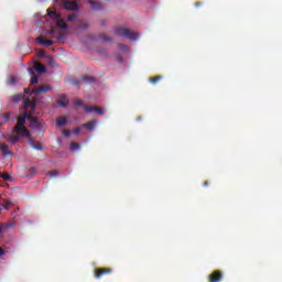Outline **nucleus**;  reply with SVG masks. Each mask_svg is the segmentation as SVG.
I'll return each mask as SVG.
<instances>
[{"label": "nucleus", "mask_w": 282, "mask_h": 282, "mask_svg": "<svg viewBox=\"0 0 282 282\" xmlns=\"http://www.w3.org/2000/svg\"><path fill=\"white\" fill-rule=\"evenodd\" d=\"M0 177H2V180H4V182H8L11 176H10V174H8V173L6 172V173H2V174L0 175Z\"/></svg>", "instance_id": "c85d7f7f"}, {"label": "nucleus", "mask_w": 282, "mask_h": 282, "mask_svg": "<svg viewBox=\"0 0 282 282\" xmlns=\"http://www.w3.org/2000/svg\"><path fill=\"white\" fill-rule=\"evenodd\" d=\"M74 105H75V107H83V100L75 99Z\"/></svg>", "instance_id": "7c9ffc66"}, {"label": "nucleus", "mask_w": 282, "mask_h": 282, "mask_svg": "<svg viewBox=\"0 0 282 282\" xmlns=\"http://www.w3.org/2000/svg\"><path fill=\"white\" fill-rule=\"evenodd\" d=\"M224 279V273L220 270H215L208 275V282H220Z\"/></svg>", "instance_id": "39448f33"}, {"label": "nucleus", "mask_w": 282, "mask_h": 282, "mask_svg": "<svg viewBox=\"0 0 282 282\" xmlns=\"http://www.w3.org/2000/svg\"><path fill=\"white\" fill-rule=\"evenodd\" d=\"M85 129H87L88 131H93V129H96V121H89L87 123L84 124Z\"/></svg>", "instance_id": "dca6fc26"}, {"label": "nucleus", "mask_w": 282, "mask_h": 282, "mask_svg": "<svg viewBox=\"0 0 282 282\" xmlns=\"http://www.w3.org/2000/svg\"><path fill=\"white\" fill-rule=\"evenodd\" d=\"M119 50H122L123 52H129V46L126 44H118Z\"/></svg>", "instance_id": "cd10ccee"}, {"label": "nucleus", "mask_w": 282, "mask_h": 282, "mask_svg": "<svg viewBox=\"0 0 282 282\" xmlns=\"http://www.w3.org/2000/svg\"><path fill=\"white\" fill-rule=\"evenodd\" d=\"M83 80H84L85 83H96V78L89 77V76L83 77Z\"/></svg>", "instance_id": "5701e85b"}, {"label": "nucleus", "mask_w": 282, "mask_h": 282, "mask_svg": "<svg viewBox=\"0 0 282 282\" xmlns=\"http://www.w3.org/2000/svg\"><path fill=\"white\" fill-rule=\"evenodd\" d=\"M208 185V181H205L203 186H207Z\"/></svg>", "instance_id": "37998d69"}, {"label": "nucleus", "mask_w": 282, "mask_h": 282, "mask_svg": "<svg viewBox=\"0 0 282 282\" xmlns=\"http://www.w3.org/2000/svg\"><path fill=\"white\" fill-rule=\"evenodd\" d=\"M48 89H50V85H43L37 88H34L32 90V94H34L35 96H39V94H47Z\"/></svg>", "instance_id": "0eeeda50"}, {"label": "nucleus", "mask_w": 282, "mask_h": 282, "mask_svg": "<svg viewBox=\"0 0 282 282\" xmlns=\"http://www.w3.org/2000/svg\"><path fill=\"white\" fill-rule=\"evenodd\" d=\"M199 6H202V2H196V3H195V7H196V8H199Z\"/></svg>", "instance_id": "a19ab883"}, {"label": "nucleus", "mask_w": 282, "mask_h": 282, "mask_svg": "<svg viewBox=\"0 0 282 282\" xmlns=\"http://www.w3.org/2000/svg\"><path fill=\"white\" fill-rule=\"evenodd\" d=\"M39 56H45V52H40Z\"/></svg>", "instance_id": "79ce46f5"}, {"label": "nucleus", "mask_w": 282, "mask_h": 282, "mask_svg": "<svg viewBox=\"0 0 282 282\" xmlns=\"http://www.w3.org/2000/svg\"><path fill=\"white\" fill-rule=\"evenodd\" d=\"M46 58H48L50 59V64L51 65H54L56 62H54V58H52V56H46Z\"/></svg>", "instance_id": "e433bc0d"}, {"label": "nucleus", "mask_w": 282, "mask_h": 282, "mask_svg": "<svg viewBox=\"0 0 282 282\" xmlns=\"http://www.w3.org/2000/svg\"><path fill=\"white\" fill-rule=\"evenodd\" d=\"M73 133L75 134V135H79V133H80V128H75L74 129V131H73Z\"/></svg>", "instance_id": "c9c22d12"}, {"label": "nucleus", "mask_w": 282, "mask_h": 282, "mask_svg": "<svg viewBox=\"0 0 282 282\" xmlns=\"http://www.w3.org/2000/svg\"><path fill=\"white\" fill-rule=\"evenodd\" d=\"M159 80H162V76H156V77L150 78V83H152V85H155L156 83H159Z\"/></svg>", "instance_id": "b1692460"}, {"label": "nucleus", "mask_w": 282, "mask_h": 282, "mask_svg": "<svg viewBox=\"0 0 282 282\" xmlns=\"http://www.w3.org/2000/svg\"><path fill=\"white\" fill-rule=\"evenodd\" d=\"M54 8H63L64 10H70L74 12L78 10V3L69 0H56Z\"/></svg>", "instance_id": "f03ea898"}, {"label": "nucleus", "mask_w": 282, "mask_h": 282, "mask_svg": "<svg viewBox=\"0 0 282 282\" xmlns=\"http://www.w3.org/2000/svg\"><path fill=\"white\" fill-rule=\"evenodd\" d=\"M18 140H19V135H11L9 139V142H11V144H17Z\"/></svg>", "instance_id": "393cba45"}, {"label": "nucleus", "mask_w": 282, "mask_h": 282, "mask_svg": "<svg viewBox=\"0 0 282 282\" xmlns=\"http://www.w3.org/2000/svg\"><path fill=\"white\" fill-rule=\"evenodd\" d=\"M26 120H30V122H32L33 124H37L39 123V118L32 117V116H29V115L26 117Z\"/></svg>", "instance_id": "412c9836"}, {"label": "nucleus", "mask_w": 282, "mask_h": 282, "mask_svg": "<svg viewBox=\"0 0 282 282\" xmlns=\"http://www.w3.org/2000/svg\"><path fill=\"white\" fill-rule=\"evenodd\" d=\"M37 43L40 45H44V47H50L54 45V42L52 40H45V37L41 36L37 39Z\"/></svg>", "instance_id": "6e6552de"}, {"label": "nucleus", "mask_w": 282, "mask_h": 282, "mask_svg": "<svg viewBox=\"0 0 282 282\" xmlns=\"http://www.w3.org/2000/svg\"><path fill=\"white\" fill-rule=\"evenodd\" d=\"M1 206H2V208H4V210H10V206H13L12 200L11 199H6V200H3Z\"/></svg>", "instance_id": "f3484780"}, {"label": "nucleus", "mask_w": 282, "mask_h": 282, "mask_svg": "<svg viewBox=\"0 0 282 282\" xmlns=\"http://www.w3.org/2000/svg\"><path fill=\"white\" fill-rule=\"evenodd\" d=\"M56 26L59 30H67L69 28L64 19H58L57 22H56Z\"/></svg>", "instance_id": "9d476101"}, {"label": "nucleus", "mask_w": 282, "mask_h": 282, "mask_svg": "<svg viewBox=\"0 0 282 282\" xmlns=\"http://www.w3.org/2000/svg\"><path fill=\"white\" fill-rule=\"evenodd\" d=\"M24 93H25V94H31V95L33 94L30 88H25V89H24Z\"/></svg>", "instance_id": "58836bf2"}, {"label": "nucleus", "mask_w": 282, "mask_h": 282, "mask_svg": "<svg viewBox=\"0 0 282 282\" xmlns=\"http://www.w3.org/2000/svg\"><path fill=\"white\" fill-rule=\"evenodd\" d=\"M63 133H64L65 138H69V135H72V131H69L67 129L63 130Z\"/></svg>", "instance_id": "72a5a7b5"}, {"label": "nucleus", "mask_w": 282, "mask_h": 282, "mask_svg": "<svg viewBox=\"0 0 282 282\" xmlns=\"http://www.w3.org/2000/svg\"><path fill=\"white\" fill-rule=\"evenodd\" d=\"M25 120H28V113H24L22 117L18 118V123L14 127L13 131L18 135H25V138H30V130L25 128Z\"/></svg>", "instance_id": "f257e3e1"}, {"label": "nucleus", "mask_w": 282, "mask_h": 282, "mask_svg": "<svg viewBox=\"0 0 282 282\" xmlns=\"http://www.w3.org/2000/svg\"><path fill=\"white\" fill-rule=\"evenodd\" d=\"M78 15L76 13H70L68 17H67V21L72 22V21H76V18Z\"/></svg>", "instance_id": "a878e982"}, {"label": "nucleus", "mask_w": 282, "mask_h": 282, "mask_svg": "<svg viewBox=\"0 0 282 282\" xmlns=\"http://www.w3.org/2000/svg\"><path fill=\"white\" fill-rule=\"evenodd\" d=\"M0 149H1L2 153H4L6 155H8V144H6V143H0Z\"/></svg>", "instance_id": "4be33fe9"}, {"label": "nucleus", "mask_w": 282, "mask_h": 282, "mask_svg": "<svg viewBox=\"0 0 282 282\" xmlns=\"http://www.w3.org/2000/svg\"><path fill=\"white\" fill-rule=\"evenodd\" d=\"M117 36H124L126 39H129L130 41H135L138 36H140L138 33L127 29V28H119L116 30Z\"/></svg>", "instance_id": "7ed1b4c3"}, {"label": "nucleus", "mask_w": 282, "mask_h": 282, "mask_svg": "<svg viewBox=\"0 0 282 282\" xmlns=\"http://www.w3.org/2000/svg\"><path fill=\"white\" fill-rule=\"evenodd\" d=\"M29 144L34 149L35 151H43V144L39 141H34L32 139L29 140Z\"/></svg>", "instance_id": "1a4fd4ad"}, {"label": "nucleus", "mask_w": 282, "mask_h": 282, "mask_svg": "<svg viewBox=\"0 0 282 282\" xmlns=\"http://www.w3.org/2000/svg\"><path fill=\"white\" fill-rule=\"evenodd\" d=\"M89 3H90V6H96L97 4L96 1H94V0H90Z\"/></svg>", "instance_id": "ea45409f"}, {"label": "nucleus", "mask_w": 282, "mask_h": 282, "mask_svg": "<svg viewBox=\"0 0 282 282\" xmlns=\"http://www.w3.org/2000/svg\"><path fill=\"white\" fill-rule=\"evenodd\" d=\"M46 12L51 19H61V13L52 11V9H47Z\"/></svg>", "instance_id": "9b49d317"}, {"label": "nucleus", "mask_w": 282, "mask_h": 282, "mask_svg": "<svg viewBox=\"0 0 282 282\" xmlns=\"http://www.w3.org/2000/svg\"><path fill=\"white\" fill-rule=\"evenodd\" d=\"M70 151H78L80 149V143H76V142H70V147H69Z\"/></svg>", "instance_id": "6ab92c4d"}, {"label": "nucleus", "mask_w": 282, "mask_h": 282, "mask_svg": "<svg viewBox=\"0 0 282 282\" xmlns=\"http://www.w3.org/2000/svg\"><path fill=\"white\" fill-rule=\"evenodd\" d=\"M57 127H65L67 124V119L65 117H59L56 119Z\"/></svg>", "instance_id": "2eb2a0df"}, {"label": "nucleus", "mask_w": 282, "mask_h": 282, "mask_svg": "<svg viewBox=\"0 0 282 282\" xmlns=\"http://www.w3.org/2000/svg\"><path fill=\"white\" fill-rule=\"evenodd\" d=\"M84 107V111L86 113H98V116H105V110H102V108L100 107H94V106H88V105H85L83 106Z\"/></svg>", "instance_id": "20e7f679"}, {"label": "nucleus", "mask_w": 282, "mask_h": 282, "mask_svg": "<svg viewBox=\"0 0 282 282\" xmlns=\"http://www.w3.org/2000/svg\"><path fill=\"white\" fill-rule=\"evenodd\" d=\"M4 122H8V120H10V112H6L3 116H2Z\"/></svg>", "instance_id": "473e14b6"}, {"label": "nucleus", "mask_w": 282, "mask_h": 282, "mask_svg": "<svg viewBox=\"0 0 282 282\" xmlns=\"http://www.w3.org/2000/svg\"><path fill=\"white\" fill-rule=\"evenodd\" d=\"M11 100H12V102H14L17 105V104L21 102V100H23V96L14 95Z\"/></svg>", "instance_id": "a211bd4d"}, {"label": "nucleus", "mask_w": 282, "mask_h": 282, "mask_svg": "<svg viewBox=\"0 0 282 282\" xmlns=\"http://www.w3.org/2000/svg\"><path fill=\"white\" fill-rule=\"evenodd\" d=\"M3 254H6V250L0 247V257H3Z\"/></svg>", "instance_id": "4c0bfd02"}, {"label": "nucleus", "mask_w": 282, "mask_h": 282, "mask_svg": "<svg viewBox=\"0 0 282 282\" xmlns=\"http://www.w3.org/2000/svg\"><path fill=\"white\" fill-rule=\"evenodd\" d=\"M6 230H8V227L6 225H3V224H0V235L2 232H6Z\"/></svg>", "instance_id": "2f4dec72"}, {"label": "nucleus", "mask_w": 282, "mask_h": 282, "mask_svg": "<svg viewBox=\"0 0 282 282\" xmlns=\"http://www.w3.org/2000/svg\"><path fill=\"white\" fill-rule=\"evenodd\" d=\"M59 98H61V99L57 100V105H58L59 107H67V101H65V100H67V96L61 95Z\"/></svg>", "instance_id": "f8f14e48"}, {"label": "nucleus", "mask_w": 282, "mask_h": 282, "mask_svg": "<svg viewBox=\"0 0 282 282\" xmlns=\"http://www.w3.org/2000/svg\"><path fill=\"white\" fill-rule=\"evenodd\" d=\"M48 175H51V177H56L58 175L57 171H50Z\"/></svg>", "instance_id": "f704fd0d"}, {"label": "nucleus", "mask_w": 282, "mask_h": 282, "mask_svg": "<svg viewBox=\"0 0 282 282\" xmlns=\"http://www.w3.org/2000/svg\"><path fill=\"white\" fill-rule=\"evenodd\" d=\"M29 107L34 110L35 107H36V100H33V101L25 100L24 101V108L29 109Z\"/></svg>", "instance_id": "ddd939ff"}, {"label": "nucleus", "mask_w": 282, "mask_h": 282, "mask_svg": "<svg viewBox=\"0 0 282 282\" xmlns=\"http://www.w3.org/2000/svg\"><path fill=\"white\" fill-rule=\"evenodd\" d=\"M112 272L113 269L111 268L95 269V279H101L105 274H111Z\"/></svg>", "instance_id": "423d86ee"}, {"label": "nucleus", "mask_w": 282, "mask_h": 282, "mask_svg": "<svg viewBox=\"0 0 282 282\" xmlns=\"http://www.w3.org/2000/svg\"><path fill=\"white\" fill-rule=\"evenodd\" d=\"M39 83V77L36 75L31 77V85H36Z\"/></svg>", "instance_id": "c756f323"}, {"label": "nucleus", "mask_w": 282, "mask_h": 282, "mask_svg": "<svg viewBox=\"0 0 282 282\" xmlns=\"http://www.w3.org/2000/svg\"><path fill=\"white\" fill-rule=\"evenodd\" d=\"M35 70L39 72L40 74H45V72H47V68L43 64H36Z\"/></svg>", "instance_id": "4468645a"}, {"label": "nucleus", "mask_w": 282, "mask_h": 282, "mask_svg": "<svg viewBox=\"0 0 282 282\" xmlns=\"http://www.w3.org/2000/svg\"><path fill=\"white\" fill-rule=\"evenodd\" d=\"M99 39L104 41L105 43H111V37L107 36L106 34H100Z\"/></svg>", "instance_id": "aec40b11"}, {"label": "nucleus", "mask_w": 282, "mask_h": 282, "mask_svg": "<svg viewBox=\"0 0 282 282\" xmlns=\"http://www.w3.org/2000/svg\"><path fill=\"white\" fill-rule=\"evenodd\" d=\"M88 28H89V23H87V22H84V23L78 25L79 30H87Z\"/></svg>", "instance_id": "bb28decb"}]
</instances>
